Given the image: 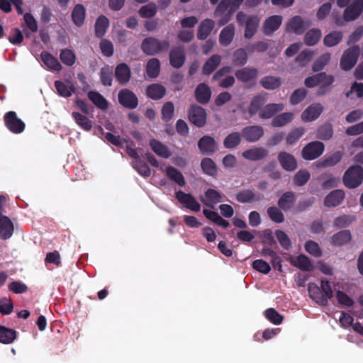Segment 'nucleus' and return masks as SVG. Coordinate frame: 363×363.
I'll return each instance as SVG.
<instances>
[{"mask_svg": "<svg viewBox=\"0 0 363 363\" xmlns=\"http://www.w3.org/2000/svg\"><path fill=\"white\" fill-rule=\"evenodd\" d=\"M337 283H330L326 279H322L320 287L315 283L311 282L308 286L310 297L320 305H326L328 300L333 296L334 285Z\"/></svg>", "mask_w": 363, "mask_h": 363, "instance_id": "nucleus-1", "label": "nucleus"}, {"mask_svg": "<svg viewBox=\"0 0 363 363\" xmlns=\"http://www.w3.org/2000/svg\"><path fill=\"white\" fill-rule=\"evenodd\" d=\"M363 181V168L359 165L350 167L345 173L343 183L350 189L359 186Z\"/></svg>", "mask_w": 363, "mask_h": 363, "instance_id": "nucleus-2", "label": "nucleus"}, {"mask_svg": "<svg viewBox=\"0 0 363 363\" xmlns=\"http://www.w3.org/2000/svg\"><path fill=\"white\" fill-rule=\"evenodd\" d=\"M236 18L240 24L245 23V37L248 39L252 38L259 23V18L256 16H246L243 13L239 12Z\"/></svg>", "mask_w": 363, "mask_h": 363, "instance_id": "nucleus-3", "label": "nucleus"}, {"mask_svg": "<svg viewBox=\"0 0 363 363\" xmlns=\"http://www.w3.org/2000/svg\"><path fill=\"white\" fill-rule=\"evenodd\" d=\"M325 146L319 141L311 142L302 150V157L306 160H313L320 157L324 152Z\"/></svg>", "mask_w": 363, "mask_h": 363, "instance_id": "nucleus-4", "label": "nucleus"}, {"mask_svg": "<svg viewBox=\"0 0 363 363\" xmlns=\"http://www.w3.org/2000/svg\"><path fill=\"white\" fill-rule=\"evenodd\" d=\"M359 49L352 47L345 50L340 60V67L344 70L351 69L357 63Z\"/></svg>", "mask_w": 363, "mask_h": 363, "instance_id": "nucleus-5", "label": "nucleus"}, {"mask_svg": "<svg viewBox=\"0 0 363 363\" xmlns=\"http://www.w3.org/2000/svg\"><path fill=\"white\" fill-rule=\"evenodd\" d=\"M167 47L165 41H160L154 38H146L142 43V50L147 55H155Z\"/></svg>", "mask_w": 363, "mask_h": 363, "instance_id": "nucleus-6", "label": "nucleus"}, {"mask_svg": "<svg viewBox=\"0 0 363 363\" xmlns=\"http://www.w3.org/2000/svg\"><path fill=\"white\" fill-rule=\"evenodd\" d=\"M4 121L6 127L14 133H21L25 128V123L14 111L8 112L4 116Z\"/></svg>", "mask_w": 363, "mask_h": 363, "instance_id": "nucleus-7", "label": "nucleus"}, {"mask_svg": "<svg viewBox=\"0 0 363 363\" xmlns=\"http://www.w3.org/2000/svg\"><path fill=\"white\" fill-rule=\"evenodd\" d=\"M189 119L198 127H202L206 122V111L198 106H192L189 111Z\"/></svg>", "mask_w": 363, "mask_h": 363, "instance_id": "nucleus-8", "label": "nucleus"}, {"mask_svg": "<svg viewBox=\"0 0 363 363\" xmlns=\"http://www.w3.org/2000/svg\"><path fill=\"white\" fill-rule=\"evenodd\" d=\"M177 199L186 208L192 211H199L201 206L194 197L182 191L176 192Z\"/></svg>", "mask_w": 363, "mask_h": 363, "instance_id": "nucleus-9", "label": "nucleus"}, {"mask_svg": "<svg viewBox=\"0 0 363 363\" xmlns=\"http://www.w3.org/2000/svg\"><path fill=\"white\" fill-rule=\"evenodd\" d=\"M323 108L320 104H313L307 107L301 113L303 122L308 123L316 120L323 112Z\"/></svg>", "mask_w": 363, "mask_h": 363, "instance_id": "nucleus-10", "label": "nucleus"}, {"mask_svg": "<svg viewBox=\"0 0 363 363\" xmlns=\"http://www.w3.org/2000/svg\"><path fill=\"white\" fill-rule=\"evenodd\" d=\"M277 160L281 167L286 171H294L298 167L297 161L294 155L286 152H279Z\"/></svg>", "mask_w": 363, "mask_h": 363, "instance_id": "nucleus-11", "label": "nucleus"}, {"mask_svg": "<svg viewBox=\"0 0 363 363\" xmlns=\"http://www.w3.org/2000/svg\"><path fill=\"white\" fill-rule=\"evenodd\" d=\"M363 9V0H353V2L344 12V21H350L356 19Z\"/></svg>", "mask_w": 363, "mask_h": 363, "instance_id": "nucleus-12", "label": "nucleus"}, {"mask_svg": "<svg viewBox=\"0 0 363 363\" xmlns=\"http://www.w3.org/2000/svg\"><path fill=\"white\" fill-rule=\"evenodd\" d=\"M310 23L308 21H303L299 16H294L286 23V29L296 34L302 33L308 26Z\"/></svg>", "mask_w": 363, "mask_h": 363, "instance_id": "nucleus-13", "label": "nucleus"}, {"mask_svg": "<svg viewBox=\"0 0 363 363\" xmlns=\"http://www.w3.org/2000/svg\"><path fill=\"white\" fill-rule=\"evenodd\" d=\"M287 259L290 263L303 271H311L314 267L310 259L303 255L297 257L289 256Z\"/></svg>", "mask_w": 363, "mask_h": 363, "instance_id": "nucleus-14", "label": "nucleus"}, {"mask_svg": "<svg viewBox=\"0 0 363 363\" xmlns=\"http://www.w3.org/2000/svg\"><path fill=\"white\" fill-rule=\"evenodd\" d=\"M120 103L125 107L134 108L138 105V99L135 95L128 89H123L118 94Z\"/></svg>", "mask_w": 363, "mask_h": 363, "instance_id": "nucleus-15", "label": "nucleus"}, {"mask_svg": "<svg viewBox=\"0 0 363 363\" xmlns=\"http://www.w3.org/2000/svg\"><path fill=\"white\" fill-rule=\"evenodd\" d=\"M345 199V192L342 190H334L330 192L325 198L324 205L326 207H335L339 206Z\"/></svg>", "mask_w": 363, "mask_h": 363, "instance_id": "nucleus-16", "label": "nucleus"}, {"mask_svg": "<svg viewBox=\"0 0 363 363\" xmlns=\"http://www.w3.org/2000/svg\"><path fill=\"white\" fill-rule=\"evenodd\" d=\"M281 23L282 17L281 16L274 15L267 18L264 23V33L267 35L272 34L280 27Z\"/></svg>", "mask_w": 363, "mask_h": 363, "instance_id": "nucleus-17", "label": "nucleus"}, {"mask_svg": "<svg viewBox=\"0 0 363 363\" xmlns=\"http://www.w3.org/2000/svg\"><path fill=\"white\" fill-rule=\"evenodd\" d=\"M352 238L350 231L344 230L335 233L330 239V244L335 247H340L347 244Z\"/></svg>", "mask_w": 363, "mask_h": 363, "instance_id": "nucleus-18", "label": "nucleus"}, {"mask_svg": "<svg viewBox=\"0 0 363 363\" xmlns=\"http://www.w3.org/2000/svg\"><path fill=\"white\" fill-rule=\"evenodd\" d=\"M198 146L203 153L209 154L218 149V145L215 140L208 135L201 138L198 143Z\"/></svg>", "mask_w": 363, "mask_h": 363, "instance_id": "nucleus-19", "label": "nucleus"}, {"mask_svg": "<svg viewBox=\"0 0 363 363\" xmlns=\"http://www.w3.org/2000/svg\"><path fill=\"white\" fill-rule=\"evenodd\" d=\"M13 225L7 217L0 214V238L8 239L13 235Z\"/></svg>", "mask_w": 363, "mask_h": 363, "instance_id": "nucleus-20", "label": "nucleus"}, {"mask_svg": "<svg viewBox=\"0 0 363 363\" xmlns=\"http://www.w3.org/2000/svg\"><path fill=\"white\" fill-rule=\"evenodd\" d=\"M150 146L152 151L160 157L167 159L172 155L169 149L160 141L152 139L150 141Z\"/></svg>", "mask_w": 363, "mask_h": 363, "instance_id": "nucleus-21", "label": "nucleus"}, {"mask_svg": "<svg viewBox=\"0 0 363 363\" xmlns=\"http://www.w3.org/2000/svg\"><path fill=\"white\" fill-rule=\"evenodd\" d=\"M222 200V195L214 189H208L204 197L201 199L202 202L209 207L213 208L216 204L220 202Z\"/></svg>", "mask_w": 363, "mask_h": 363, "instance_id": "nucleus-22", "label": "nucleus"}, {"mask_svg": "<svg viewBox=\"0 0 363 363\" xmlns=\"http://www.w3.org/2000/svg\"><path fill=\"white\" fill-rule=\"evenodd\" d=\"M242 133L247 140L255 142L263 135L264 130L260 126H250L245 128L243 130Z\"/></svg>", "mask_w": 363, "mask_h": 363, "instance_id": "nucleus-23", "label": "nucleus"}, {"mask_svg": "<svg viewBox=\"0 0 363 363\" xmlns=\"http://www.w3.org/2000/svg\"><path fill=\"white\" fill-rule=\"evenodd\" d=\"M41 60L47 68L52 71H60L62 66L57 58L48 52H43L40 55Z\"/></svg>", "mask_w": 363, "mask_h": 363, "instance_id": "nucleus-24", "label": "nucleus"}, {"mask_svg": "<svg viewBox=\"0 0 363 363\" xmlns=\"http://www.w3.org/2000/svg\"><path fill=\"white\" fill-rule=\"evenodd\" d=\"M284 108L283 104H269L264 106L260 111L259 116L262 118H270L275 113L281 112Z\"/></svg>", "mask_w": 363, "mask_h": 363, "instance_id": "nucleus-25", "label": "nucleus"}, {"mask_svg": "<svg viewBox=\"0 0 363 363\" xmlns=\"http://www.w3.org/2000/svg\"><path fill=\"white\" fill-rule=\"evenodd\" d=\"M211 96L210 87L205 84H200L195 90V96L200 103H207Z\"/></svg>", "mask_w": 363, "mask_h": 363, "instance_id": "nucleus-26", "label": "nucleus"}, {"mask_svg": "<svg viewBox=\"0 0 363 363\" xmlns=\"http://www.w3.org/2000/svg\"><path fill=\"white\" fill-rule=\"evenodd\" d=\"M267 155V151L263 147H255L247 150L242 152V156L249 160H258Z\"/></svg>", "mask_w": 363, "mask_h": 363, "instance_id": "nucleus-27", "label": "nucleus"}, {"mask_svg": "<svg viewBox=\"0 0 363 363\" xmlns=\"http://www.w3.org/2000/svg\"><path fill=\"white\" fill-rule=\"evenodd\" d=\"M86 16V9L82 4H77L72 12L73 23L78 27L83 25Z\"/></svg>", "mask_w": 363, "mask_h": 363, "instance_id": "nucleus-28", "label": "nucleus"}, {"mask_svg": "<svg viewBox=\"0 0 363 363\" xmlns=\"http://www.w3.org/2000/svg\"><path fill=\"white\" fill-rule=\"evenodd\" d=\"M235 35V26L233 24L225 27L220 33L219 41L223 45L227 46L232 42Z\"/></svg>", "mask_w": 363, "mask_h": 363, "instance_id": "nucleus-29", "label": "nucleus"}, {"mask_svg": "<svg viewBox=\"0 0 363 363\" xmlns=\"http://www.w3.org/2000/svg\"><path fill=\"white\" fill-rule=\"evenodd\" d=\"M341 289H344L343 285L340 282H337V284L334 285V290L338 303L345 306H352L353 301L346 294L342 292Z\"/></svg>", "mask_w": 363, "mask_h": 363, "instance_id": "nucleus-30", "label": "nucleus"}, {"mask_svg": "<svg viewBox=\"0 0 363 363\" xmlns=\"http://www.w3.org/2000/svg\"><path fill=\"white\" fill-rule=\"evenodd\" d=\"M171 65L174 67H180L183 65L185 56L182 48H177L172 50L169 55Z\"/></svg>", "mask_w": 363, "mask_h": 363, "instance_id": "nucleus-31", "label": "nucleus"}, {"mask_svg": "<svg viewBox=\"0 0 363 363\" xmlns=\"http://www.w3.org/2000/svg\"><path fill=\"white\" fill-rule=\"evenodd\" d=\"M116 77L121 84L128 82L130 79V70L128 66L123 63L118 65L116 68Z\"/></svg>", "mask_w": 363, "mask_h": 363, "instance_id": "nucleus-32", "label": "nucleus"}, {"mask_svg": "<svg viewBox=\"0 0 363 363\" xmlns=\"http://www.w3.org/2000/svg\"><path fill=\"white\" fill-rule=\"evenodd\" d=\"M146 92L150 98L157 100L164 96L166 89L161 84H152L147 88Z\"/></svg>", "mask_w": 363, "mask_h": 363, "instance_id": "nucleus-33", "label": "nucleus"}, {"mask_svg": "<svg viewBox=\"0 0 363 363\" xmlns=\"http://www.w3.org/2000/svg\"><path fill=\"white\" fill-rule=\"evenodd\" d=\"M294 118V113L285 112L274 117L272 121L274 127H282L291 123Z\"/></svg>", "mask_w": 363, "mask_h": 363, "instance_id": "nucleus-34", "label": "nucleus"}, {"mask_svg": "<svg viewBox=\"0 0 363 363\" xmlns=\"http://www.w3.org/2000/svg\"><path fill=\"white\" fill-rule=\"evenodd\" d=\"M165 174L166 176L174 181L175 183H177L178 185L183 186L185 185V180L182 175V174L176 168L168 166L165 170Z\"/></svg>", "mask_w": 363, "mask_h": 363, "instance_id": "nucleus-35", "label": "nucleus"}, {"mask_svg": "<svg viewBox=\"0 0 363 363\" xmlns=\"http://www.w3.org/2000/svg\"><path fill=\"white\" fill-rule=\"evenodd\" d=\"M55 85L57 93L63 97H68L71 96L72 92L74 89V85L69 81H67L65 82L56 81Z\"/></svg>", "mask_w": 363, "mask_h": 363, "instance_id": "nucleus-36", "label": "nucleus"}, {"mask_svg": "<svg viewBox=\"0 0 363 363\" xmlns=\"http://www.w3.org/2000/svg\"><path fill=\"white\" fill-rule=\"evenodd\" d=\"M11 4L16 6L18 14L23 13L21 0H0V9L4 12L9 13L12 10Z\"/></svg>", "mask_w": 363, "mask_h": 363, "instance_id": "nucleus-37", "label": "nucleus"}, {"mask_svg": "<svg viewBox=\"0 0 363 363\" xmlns=\"http://www.w3.org/2000/svg\"><path fill=\"white\" fill-rule=\"evenodd\" d=\"M213 27V21L211 19H206L203 21L199 27L198 38L201 40L206 39L211 32Z\"/></svg>", "mask_w": 363, "mask_h": 363, "instance_id": "nucleus-38", "label": "nucleus"}, {"mask_svg": "<svg viewBox=\"0 0 363 363\" xmlns=\"http://www.w3.org/2000/svg\"><path fill=\"white\" fill-rule=\"evenodd\" d=\"M220 61L221 57L220 55H213L204 64L203 67V73L206 75L211 74L220 65Z\"/></svg>", "mask_w": 363, "mask_h": 363, "instance_id": "nucleus-39", "label": "nucleus"}, {"mask_svg": "<svg viewBox=\"0 0 363 363\" xmlns=\"http://www.w3.org/2000/svg\"><path fill=\"white\" fill-rule=\"evenodd\" d=\"M257 73L258 72L256 69L245 67L236 72V77L240 81L247 82L255 78Z\"/></svg>", "mask_w": 363, "mask_h": 363, "instance_id": "nucleus-40", "label": "nucleus"}, {"mask_svg": "<svg viewBox=\"0 0 363 363\" xmlns=\"http://www.w3.org/2000/svg\"><path fill=\"white\" fill-rule=\"evenodd\" d=\"M342 155H343L342 152H336L334 154H333L332 155H330V157H326L323 160L319 161L318 162H317L316 166L318 168H322V167H329V166L335 165L337 162H339L340 161V160L342 157Z\"/></svg>", "mask_w": 363, "mask_h": 363, "instance_id": "nucleus-41", "label": "nucleus"}, {"mask_svg": "<svg viewBox=\"0 0 363 363\" xmlns=\"http://www.w3.org/2000/svg\"><path fill=\"white\" fill-rule=\"evenodd\" d=\"M16 337V331L0 325V342L10 344Z\"/></svg>", "mask_w": 363, "mask_h": 363, "instance_id": "nucleus-42", "label": "nucleus"}, {"mask_svg": "<svg viewBox=\"0 0 363 363\" xmlns=\"http://www.w3.org/2000/svg\"><path fill=\"white\" fill-rule=\"evenodd\" d=\"M321 35L322 33L320 29H311L306 33L304 42L308 46L314 45L320 40Z\"/></svg>", "mask_w": 363, "mask_h": 363, "instance_id": "nucleus-43", "label": "nucleus"}, {"mask_svg": "<svg viewBox=\"0 0 363 363\" xmlns=\"http://www.w3.org/2000/svg\"><path fill=\"white\" fill-rule=\"evenodd\" d=\"M160 71V61L156 58L150 59L146 66L147 74L149 77L155 78L158 76Z\"/></svg>", "mask_w": 363, "mask_h": 363, "instance_id": "nucleus-44", "label": "nucleus"}, {"mask_svg": "<svg viewBox=\"0 0 363 363\" xmlns=\"http://www.w3.org/2000/svg\"><path fill=\"white\" fill-rule=\"evenodd\" d=\"M72 115L76 123L83 130L89 131L91 129L92 122L87 117L77 112H73Z\"/></svg>", "mask_w": 363, "mask_h": 363, "instance_id": "nucleus-45", "label": "nucleus"}, {"mask_svg": "<svg viewBox=\"0 0 363 363\" xmlns=\"http://www.w3.org/2000/svg\"><path fill=\"white\" fill-rule=\"evenodd\" d=\"M109 26L108 19L104 16H100L95 23V32L98 37H102Z\"/></svg>", "mask_w": 363, "mask_h": 363, "instance_id": "nucleus-46", "label": "nucleus"}, {"mask_svg": "<svg viewBox=\"0 0 363 363\" xmlns=\"http://www.w3.org/2000/svg\"><path fill=\"white\" fill-rule=\"evenodd\" d=\"M203 213L208 219L211 220V221H213V223L220 226L227 228L229 225V223L227 220L222 218L218 215V213L215 211L203 209Z\"/></svg>", "mask_w": 363, "mask_h": 363, "instance_id": "nucleus-47", "label": "nucleus"}, {"mask_svg": "<svg viewBox=\"0 0 363 363\" xmlns=\"http://www.w3.org/2000/svg\"><path fill=\"white\" fill-rule=\"evenodd\" d=\"M295 202V196L291 192L284 194L279 200V206L283 210L291 208Z\"/></svg>", "mask_w": 363, "mask_h": 363, "instance_id": "nucleus-48", "label": "nucleus"}, {"mask_svg": "<svg viewBox=\"0 0 363 363\" xmlns=\"http://www.w3.org/2000/svg\"><path fill=\"white\" fill-rule=\"evenodd\" d=\"M244 0H222L219 4L216 11V14L218 15L220 12H222L230 4V13H232L235 10H236L239 6L243 2Z\"/></svg>", "mask_w": 363, "mask_h": 363, "instance_id": "nucleus-49", "label": "nucleus"}, {"mask_svg": "<svg viewBox=\"0 0 363 363\" xmlns=\"http://www.w3.org/2000/svg\"><path fill=\"white\" fill-rule=\"evenodd\" d=\"M342 39V33L340 31H333L324 38L323 43L328 47H333L337 45Z\"/></svg>", "mask_w": 363, "mask_h": 363, "instance_id": "nucleus-50", "label": "nucleus"}, {"mask_svg": "<svg viewBox=\"0 0 363 363\" xmlns=\"http://www.w3.org/2000/svg\"><path fill=\"white\" fill-rule=\"evenodd\" d=\"M356 220V217L352 215H342L335 218L333 225L337 228H345L352 224Z\"/></svg>", "mask_w": 363, "mask_h": 363, "instance_id": "nucleus-51", "label": "nucleus"}, {"mask_svg": "<svg viewBox=\"0 0 363 363\" xmlns=\"http://www.w3.org/2000/svg\"><path fill=\"white\" fill-rule=\"evenodd\" d=\"M89 99L99 108L106 110L108 108V102L99 93L90 91L88 94Z\"/></svg>", "mask_w": 363, "mask_h": 363, "instance_id": "nucleus-52", "label": "nucleus"}, {"mask_svg": "<svg viewBox=\"0 0 363 363\" xmlns=\"http://www.w3.org/2000/svg\"><path fill=\"white\" fill-rule=\"evenodd\" d=\"M24 23L23 26L24 27V31L27 33L28 31L34 33L38 30L37 22L35 18L30 14L26 13L23 16Z\"/></svg>", "mask_w": 363, "mask_h": 363, "instance_id": "nucleus-53", "label": "nucleus"}, {"mask_svg": "<svg viewBox=\"0 0 363 363\" xmlns=\"http://www.w3.org/2000/svg\"><path fill=\"white\" fill-rule=\"evenodd\" d=\"M261 84L265 89H274L279 87L281 81V79L276 77H265L262 79Z\"/></svg>", "mask_w": 363, "mask_h": 363, "instance_id": "nucleus-54", "label": "nucleus"}, {"mask_svg": "<svg viewBox=\"0 0 363 363\" xmlns=\"http://www.w3.org/2000/svg\"><path fill=\"white\" fill-rule=\"evenodd\" d=\"M314 52L309 50L302 51L295 59L300 66L303 67L308 65L312 60Z\"/></svg>", "mask_w": 363, "mask_h": 363, "instance_id": "nucleus-55", "label": "nucleus"}, {"mask_svg": "<svg viewBox=\"0 0 363 363\" xmlns=\"http://www.w3.org/2000/svg\"><path fill=\"white\" fill-rule=\"evenodd\" d=\"M201 167L203 171L210 176H215L217 173L216 166L210 158H205L201 161Z\"/></svg>", "mask_w": 363, "mask_h": 363, "instance_id": "nucleus-56", "label": "nucleus"}, {"mask_svg": "<svg viewBox=\"0 0 363 363\" xmlns=\"http://www.w3.org/2000/svg\"><path fill=\"white\" fill-rule=\"evenodd\" d=\"M60 57L61 61L67 66L73 65L76 60V56L74 52L69 49L62 50Z\"/></svg>", "mask_w": 363, "mask_h": 363, "instance_id": "nucleus-57", "label": "nucleus"}, {"mask_svg": "<svg viewBox=\"0 0 363 363\" xmlns=\"http://www.w3.org/2000/svg\"><path fill=\"white\" fill-rule=\"evenodd\" d=\"M305 250L308 253L315 257H320L322 255V250L319 245L314 241H307L305 244Z\"/></svg>", "mask_w": 363, "mask_h": 363, "instance_id": "nucleus-58", "label": "nucleus"}, {"mask_svg": "<svg viewBox=\"0 0 363 363\" xmlns=\"http://www.w3.org/2000/svg\"><path fill=\"white\" fill-rule=\"evenodd\" d=\"M304 133L305 129L303 127L293 129L286 137V143L289 145L294 144Z\"/></svg>", "mask_w": 363, "mask_h": 363, "instance_id": "nucleus-59", "label": "nucleus"}, {"mask_svg": "<svg viewBox=\"0 0 363 363\" xmlns=\"http://www.w3.org/2000/svg\"><path fill=\"white\" fill-rule=\"evenodd\" d=\"M261 199L259 195L255 194L252 191L247 190L240 192L237 195V199L240 202H250L254 201H258Z\"/></svg>", "mask_w": 363, "mask_h": 363, "instance_id": "nucleus-60", "label": "nucleus"}, {"mask_svg": "<svg viewBox=\"0 0 363 363\" xmlns=\"http://www.w3.org/2000/svg\"><path fill=\"white\" fill-rule=\"evenodd\" d=\"M241 140L240 135L238 133H232L224 140V146L227 148H233L237 146Z\"/></svg>", "mask_w": 363, "mask_h": 363, "instance_id": "nucleus-61", "label": "nucleus"}, {"mask_svg": "<svg viewBox=\"0 0 363 363\" xmlns=\"http://www.w3.org/2000/svg\"><path fill=\"white\" fill-rule=\"evenodd\" d=\"M264 314L266 318L274 325H279L283 320V317L274 308L267 309Z\"/></svg>", "mask_w": 363, "mask_h": 363, "instance_id": "nucleus-62", "label": "nucleus"}, {"mask_svg": "<svg viewBox=\"0 0 363 363\" xmlns=\"http://www.w3.org/2000/svg\"><path fill=\"white\" fill-rule=\"evenodd\" d=\"M330 60V54L324 53L313 65V70L317 72L321 70Z\"/></svg>", "mask_w": 363, "mask_h": 363, "instance_id": "nucleus-63", "label": "nucleus"}, {"mask_svg": "<svg viewBox=\"0 0 363 363\" xmlns=\"http://www.w3.org/2000/svg\"><path fill=\"white\" fill-rule=\"evenodd\" d=\"M266 102V99L264 96L259 95L255 96L250 106L249 111L251 114L256 113L260 107Z\"/></svg>", "mask_w": 363, "mask_h": 363, "instance_id": "nucleus-64", "label": "nucleus"}]
</instances>
